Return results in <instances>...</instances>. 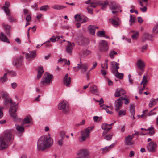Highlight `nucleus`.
Segmentation results:
<instances>
[{"instance_id":"nucleus-1","label":"nucleus","mask_w":158,"mask_h":158,"mask_svg":"<svg viewBox=\"0 0 158 158\" xmlns=\"http://www.w3.org/2000/svg\"><path fill=\"white\" fill-rule=\"evenodd\" d=\"M49 136L43 135L38 139L37 143V149L38 151H43L52 145L53 141Z\"/></svg>"},{"instance_id":"nucleus-2","label":"nucleus","mask_w":158,"mask_h":158,"mask_svg":"<svg viewBox=\"0 0 158 158\" xmlns=\"http://www.w3.org/2000/svg\"><path fill=\"white\" fill-rule=\"evenodd\" d=\"M9 104L11 105L9 109V113L10 116L13 117L15 120L17 116L16 112L17 109V106L16 105H12V101L10 98H8L4 99L3 102L4 105L6 106Z\"/></svg>"},{"instance_id":"nucleus-3","label":"nucleus","mask_w":158,"mask_h":158,"mask_svg":"<svg viewBox=\"0 0 158 158\" xmlns=\"http://www.w3.org/2000/svg\"><path fill=\"white\" fill-rule=\"evenodd\" d=\"M94 128V127H90L81 131V134L82 136L79 138V141L82 142L88 139L89 137V133Z\"/></svg>"},{"instance_id":"nucleus-4","label":"nucleus","mask_w":158,"mask_h":158,"mask_svg":"<svg viewBox=\"0 0 158 158\" xmlns=\"http://www.w3.org/2000/svg\"><path fill=\"white\" fill-rule=\"evenodd\" d=\"M52 74H49L48 73H46L42 78L40 83L42 86H44L46 84L48 85L50 83H52Z\"/></svg>"},{"instance_id":"nucleus-5","label":"nucleus","mask_w":158,"mask_h":158,"mask_svg":"<svg viewBox=\"0 0 158 158\" xmlns=\"http://www.w3.org/2000/svg\"><path fill=\"white\" fill-rule=\"evenodd\" d=\"M58 108L64 113H67L69 111L68 103L66 100H63L60 102L58 105Z\"/></svg>"},{"instance_id":"nucleus-6","label":"nucleus","mask_w":158,"mask_h":158,"mask_svg":"<svg viewBox=\"0 0 158 158\" xmlns=\"http://www.w3.org/2000/svg\"><path fill=\"white\" fill-rule=\"evenodd\" d=\"M88 68V65L86 63H81L80 62V64H77V67H74L73 68V70L75 72H77L80 69H81L82 72H85Z\"/></svg>"},{"instance_id":"nucleus-7","label":"nucleus","mask_w":158,"mask_h":158,"mask_svg":"<svg viewBox=\"0 0 158 158\" xmlns=\"http://www.w3.org/2000/svg\"><path fill=\"white\" fill-rule=\"evenodd\" d=\"M110 8L112 10L113 13H115L119 11L121 12L120 5L115 2H112L110 5Z\"/></svg>"},{"instance_id":"nucleus-8","label":"nucleus","mask_w":158,"mask_h":158,"mask_svg":"<svg viewBox=\"0 0 158 158\" xmlns=\"http://www.w3.org/2000/svg\"><path fill=\"white\" fill-rule=\"evenodd\" d=\"M5 140H6L7 143H10L12 142L14 139L13 135L11 133L8 131H7L4 132V136L2 137Z\"/></svg>"},{"instance_id":"nucleus-9","label":"nucleus","mask_w":158,"mask_h":158,"mask_svg":"<svg viewBox=\"0 0 158 158\" xmlns=\"http://www.w3.org/2000/svg\"><path fill=\"white\" fill-rule=\"evenodd\" d=\"M78 156L75 158H90L89 151L86 150H81L78 153Z\"/></svg>"},{"instance_id":"nucleus-10","label":"nucleus","mask_w":158,"mask_h":158,"mask_svg":"<svg viewBox=\"0 0 158 158\" xmlns=\"http://www.w3.org/2000/svg\"><path fill=\"white\" fill-rule=\"evenodd\" d=\"M100 50L102 52H106L109 49V47L107 43L105 40H102L99 42Z\"/></svg>"},{"instance_id":"nucleus-11","label":"nucleus","mask_w":158,"mask_h":158,"mask_svg":"<svg viewBox=\"0 0 158 158\" xmlns=\"http://www.w3.org/2000/svg\"><path fill=\"white\" fill-rule=\"evenodd\" d=\"M134 138V135H129L126 137L125 139V143L128 146H132L134 143V142L132 141V139Z\"/></svg>"},{"instance_id":"nucleus-12","label":"nucleus","mask_w":158,"mask_h":158,"mask_svg":"<svg viewBox=\"0 0 158 158\" xmlns=\"http://www.w3.org/2000/svg\"><path fill=\"white\" fill-rule=\"evenodd\" d=\"M157 146L156 143L152 142L149 143L147 147V149L150 152H154L156 151Z\"/></svg>"},{"instance_id":"nucleus-13","label":"nucleus","mask_w":158,"mask_h":158,"mask_svg":"<svg viewBox=\"0 0 158 158\" xmlns=\"http://www.w3.org/2000/svg\"><path fill=\"white\" fill-rule=\"evenodd\" d=\"M78 42L80 45L85 46L88 44L89 41L88 39L82 36L79 38Z\"/></svg>"},{"instance_id":"nucleus-14","label":"nucleus","mask_w":158,"mask_h":158,"mask_svg":"<svg viewBox=\"0 0 158 158\" xmlns=\"http://www.w3.org/2000/svg\"><path fill=\"white\" fill-rule=\"evenodd\" d=\"M30 54L28 53H26L25 54L26 58L28 61L35 58L36 56V51H31L30 52Z\"/></svg>"},{"instance_id":"nucleus-15","label":"nucleus","mask_w":158,"mask_h":158,"mask_svg":"<svg viewBox=\"0 0 158 158\" xmlns=\"http://www.w3.org/2000/svg\"><path fill=\"white\" fill-rule=\"evenodd\" d=\"M22 57L20 56L19 57L15 59L13 61L12 64L14 66L19 68L22 65Z\"/></svg>"},{"instance_id":"nucleus-16","label":"nucleus","mask_w":158,"mask_h":158,"mask_svg":"<svg viewBox=\"0 0 158 158\" xmlns=\"http://www.w3.org/2000/svg\"><path fill=\"white\" fill-rule=\"evenodd\" d=\"M71 82V78L69 76L68 74H66L63 78V83L67 87H69Z\"/></svg>"},{"instance_id":"nucleus-17","label":"nucleus","mask_w":158,"mask_h":158,"mask_svg":"<svg viewBox=\"0 0 158 158\" xmlns=\"http://www.w3.org/2000/svg\"><path fill=\"white\" fill-rule=\"evenodd\" d=\"M4 139L2 137H0V150H3L8 147V143H6Z\"/></svg>"},{"instance_id":"nucleus-18","label":"nucleus","mask_w":158,"mask_h":158,"mask_svg":"<svg viewBox=\"0 0 158 158\" xmlns=\"http://www.w3.org/2000/svg\"><path fill=\"white\" fill-rule=\"evenodd\" d=\"M89 91L93 94L95 95H99V92L97 89V87L94 85H93L90 87Z\"/></svg>"},{"instance_id":"nucleus-19","label":"nucleus","mask_w":158,"mask_h":158,"mask_svg":"<svg viewBox=\"0 0 158 158\" xmlns=\"http://www.w3.org/2000/svg\"><path fill=\"white\" fill-rule=\"evenodd\" d=\"M136 64L137 67L139 70L142 71L144 70L143 68L145 66V64L143 61L140 60H138Z\"/></svg>"},{"instance_id":"nucleus-20","label":"nucleus","mask_w":158,"mask_h":158,"mask_svg":"<svg viewBox=\"0 0 158 158\" xmlns=\"http://www.w3.org/2000/svg\"><path fill=\"white\" fill-rule=\"evenodd\" d=\"M119 64L115 61H112L111 62V71L113 73H115V70L119 68Z\"/></svg>"},{"instance_id":"nucleus-21","label":"nucleus","mask_w":158,"mask_h":158,"mask_svg":"<svg viewBox=\"0 0 158 158\" xmlns=\"http://www.w3.org/2000/svg\"><path fill=\"white\" fill-rule=\"evenodd\" d=\"M152 37L151 35L146 33L143 35L142 40L143 42H145L147 40H152Z\"/></svg>"},{"instance_id":"nucleus-22","label":"nucleus","mask_w":158,"mask_h":158,"mask_svg":"<svg viewBox=\"0 0 158 158\" xmlns=\"http://www.w3.org/2000/svg\"><path fill=\"white\" fill-rule=\"evenodd\" d=\"M114 124V123L110 124L106 123L103 124L101 126L102 128L105 130V131L108 132L110 129L112 128L111 126Z\"/></svg>"},{"instance_id":"nucleus-23","label":"nucleus","mask_w":158,"mask_h":158,"mask_svg":"<svg viewBox=\"0 0 158 158\" xmlns=\"http://www.w3.org/2000/svg\"><path fill=\"white\" fill-rule=\"evenodd\" d=\"M122 102L121 101L120 99H118L115 101L114 104V107L115 110L117 111H118L122 106Z\"/></svg>"},{"instance_id":"nucleus-24","label":"nucleus","mask_w":158,"mask_h":158,"mask_svg":"<svg viewBox=\"0 0 158 158\" xmlns=\"http://www.w3.org/2000/svg\"><path fill=\"white\" fill-rule=\"evenodd\" d=\"M126 92L122 89H118L116 90L115 94V96L116 97H119L121 95L125 94Z\"/></svg>"},{"instance_id":"nucleus-25","label":"nucleus","mask_w":158,"mask_h":158,"mask_svg":"<svg viewBox=\"0 0 158 158\" xmlns=\"http://www.w3.org/2000/svg\"><path fill=\"white\" fill-rule=\"evenodd\" d=\"M115 143H113L108 147H106L104 148H101L100 151H102V153H104L112 149L115 145Z\"/></svg>"},{"instance_id":"nucleus-26","label":"nucleus","mask_w":158,"mask_h":158,"mask_svg":"<svg viewBox=\"0 0 158 158\" xmlns=\"http://www.w3.org/2000/svg\"><path fill=\"white\" fill-rule=\"evenodd\" d=\"M68 44L66 47V50L67 53L69 54H71L73 46H74V43H73L72 44L69 42H68Z\"/></svg>"},{"instance_id":"nucleus-27","label":"nucleus","mask_w":158,"mask_h":158,"mask_svg":"<svg viewBox=\"0 0 158 158\" xmlns=\"http://www.w3.org/2000/svg\"><path fill=\"white\" fill-rule=\"evenodd\" d=\"M6 6H4L2 7V9L4 10V12L7 15H9L10 14V11L8 7L10 5L9 2H6L5 3Z\"/></svg>"},{"instance_id":"nucleus-28","label":"nucleus","mask_w":158,"mask_h":158,"mask_svg":"<svg viewBox=\"0 0 158 158\" xmlns=\"http://www.w3.org/2000/svg\"><path fill=\"white\" fill-rule=\"evenodd\" d=\"M112 24L115 27L119 26L120 24V21L118 18L112 19L111 20Z\"/></svg>"},{"instance_id":"nucleus-29","label":"nucleus","mask_w":158,"mask_h":158,"mask_svg":"<svg viewBox=\"0 0 158 158\" xmlns=\"http://www.w3.org/2000/svg\"><path fill=\"white\" fill-rule=\"evenodd\" d=\"M130 111L131 114V117L133 119H135V108L133 104H131L130 106Z\"/></svg>"},{"instance_id":"nucleus-30","label":"nucleus","mask_w":158,"mask_h":158,"mask_svg":"<svg viewBox=\"0 0 158 158\" xmlns=\"http://www.w3.org/2000/svg\"><path fill=\"white\" fill-rule=\"evenodd\" d=\"M0 36V40H1L2 41L7 42L8 43H10V42L9 40L7 37L3 33H1Z\"/></svg>"},{"instance_id":"nucleus-31","label":"nucleus","mask_w":158,"mask_h":158,"mask_svg":"<svg viewBox=\"0 0 158 158\" xmlns=\"http://www.w3.org/2000/svg\"><path fill=\"white\" fill-rule=\"evenodd\" d=\"M108 132L104 131L102 134V136L103 138L106 140H108L111 139L113 135L110 134H108L106 135V134Z\"/></svg>"},{"instance_id":"nucleus-32","label":"nucleus","mask_w":158,"mask_h":158,"mask_svg":"<svg viewBox=\"0 0 158 158\" xmlns=\"http://www.w3.org/2000/svg\"><path fill=\"white\" fill-rule=\"evenodd\" d=\"M31 121V118L30 116L26 117L22 122V125L30 123Z\"/></svg>"},{"instance_id":"nucleus-33","label":"nucleus","mask_w":158,"mask_h":158,"mask_svg":"<svg viewBox=\"0 0 158 158\" xmlns=\"http://www.w3.org/2000/svg\"><path fill=\"white\" fill-rule=\"evenodd\" d=\"M98 27L95 26L90 25L88 27V29L91 34L94 35L95 29L98 28Z\"/></svg>"},{"instance_id":"nucleus-34","label":"nucleus","mask_w":158,"mask_h":158,"mask_svg":"<svg viewBox=\"0 0 158 158\" xmlns=\"http://www.w3.org/2000/svg\"><path fill=\"white\" fill-rule=\"evenodd\" d=\"M16 129L18 132L19 133H23L24 132V127L20 125L17 124H15Z\"/></svg>"},{"instance_id":"nucleus-35","label":"nucleus","mask_w":158,"mask_h":158,"mask_svg":"<svg viewBox=\"0 0 158 158\" xmlns=\"http://www.w3.org/2000/svg\"><path fill=\"white\" fill-rule=\"evenodd\" d=\"M157 102V99H151L150 100V102L148 105L149 107L150 108L152 107L156 104V103Z\"/></svg>"},{"instance_id":"nucleus-36","label":"nucleus","mask_w":158,"mask_h":158,"mask_svg":"<svg viewBox=\"0 0 158 158\" xmlns=\"http://www.w3.org/2000/svg\"><path fill=\"white\" fill-rule=\"evenodd\" d=\"M44 71L43 70V68L42 66H40L38 68V73L37 75V77L38 79L40 78L42 75L43 74Z\"/></svg>"},{"instance_id":"nucleus-37","label":"nucleus","mask_w":158,"mask_h":158,"mask_svg":"<svg viewBox=\"0 0 158 158\" xmlns=\"http://www.w3.org/2000/svg\"><path fill=\"white\" fill-rule=\"evenodd\" d=\"M100 107L102 108V109H105L106 112L110 114H113V112L111 111H110L108 109V108H110V106H108L104 104L101 105Z\"/></svg>"},{"instance_id":"nucleus-38","label":"nucleus","mask_w":158,"mask_h":158,"mask_svg":"<svg viewBox=\"0 0 158 158\" xmlns=\"http://www.w3.org/2000/svg\"><path fill=\"white\" fill-rule=\"evenodd\" d=\"M114 74L116 77L120 79H122L123 78V74L122 73H119L118 69L115 70V73Z\"/></svg>"},{"instance_id":"nucleus-39","label":"nucleus","mask_w":158,"mask_h":158,"mask_svg":"<svg viewBox=\"0 0 158 158\" xmlns=\"http://www.w3.org/2000/svg\"><path fill=\"white\" fill-rule=\"evenodd\" d=\"M52 8L53 9L56 10H60L65 8L66 6H61L59 5H53Z\"/></svg>"},{"instance_id":"nucleus-40","label":"nucleus","mask_w":158,"mask_h":158,"mask_svg":"<svg viewBox=\"0 0 158 158\" xmlns=\"http://www.w3.org/2000/svg\"><path fill=\"white\" fill-rule=\"evenodd\" d=\"M148 82V81L147 80V77L144 75L143 76L142 81L140 83L141 85H143L144 89L145 88V86L147 84Z\"/></svg>"},{"instance_id":"nucleus-41","label":"nucleus","mask_w":158,"mask_h":158,"mask_svg":"<svg viewBox=\"0 0 158 158\" xmlns=\"http://www.w3.org/2000/svg\"><path fill=\"white\" fill-rule=\"evenodd\" d=\"M7 73H5L3 76L0 79V82L2 83H4L7 80Z\"/></svg>"},{"instance_id":"nucleus-42","label":"nucleus","mask_w":158,"mask_h":158,"mask_svg":"<svg viewBox=\"0 0 158 158\" xmlns=\"http://www.w3.org/2000/svg\"><path fill=\"white\" fill-rule=\"evenodd\" d=\"M147 131H149L148 134L150 135H152L154 134L155 131H154V128L152 126L147 129Z\"/></svg>"},{"instance_id":"nucleus-43","label":"nucleus","mask_w":158,"mask_h":158,"mask_svg":"<svg viewBox=\"0 0 158 158\" xmlns=\"http://www.w3.org/2000/svg\"><path fill=\"white\" fill-rule=\"evenodd\" d=\"M50 8V6L48 5H44L42 6L40 9V10L41 11H46L48 10Z\"/></svg>"},{"instance_id":"nucleus-44","label":"nucleus","mask_w":158,"mask_h":158,"mask_svg":"<svg viewBox=\"0 0 158 158\" xmlns=\"http://www.w3.org/2000/svg\"><path fill=\"white\" fill-rule=\"evenodd\" d=\"M108 5V2L105 1L101 4V8L103 10H105Z\"/></svg>"},{"instance_id":"nucleus-45","label":"nucleus","mask_w":158,"mask_h":158,"mask_svg":"<svg viewBox=\"0 0 158 158\" xmlns=\"http://www.w3.org/2000/svg\"><path fill=\"white\" fill-rule=\"evenodd\" d=\"M117 54V53L114 50H111L110 51L109 53V56L111 58L113 59L114 58V56Z\"/></svg>"},{"instance_id":"nucleus-46","label":"nucleus","mask_w":158,"mask_h":158,"mask_svg":"<svg viewBox=\"0 0 158 158\" xmlns=\"http://www.w3.org/2000/svg\"><path fill=\"white\" fill-rule=\"evenodd\" d=\"M1 95L2 98L6 99L8 98V94L6 91H3L1 92Z\"/></svg>"},{"instance_id":"nucleus-47","label":"nucleus","mask_w":158,"mask_h":158,"mask_svg":"<svg viewBox=\"0 0 158 158\" xmlns=\"http://www.w3.org/2000/svg\"><path fill=\"white\" fill-rule=\"evenodd\" d=\"M91 53V52L89 50H86L82 52V56L83 57H85Z\"/></svg>"},{"instance_id":"nucleus-48","label":"nucleus","mask_w":158,"mask_h":158,"mask_svg":"<svg viewBox=\"0 0 158 158\" xmlns=\"http://www.w3.org/2000/svg\"><path fill=\"white\" fill-rule=\"evenodd\" d=\"M59 39H60V37L57 36H53L50 39V41L52 42H54L56 41H58Z\"/></svg>"},{"instance_id":"nucleus-49","label":"nucleus","mask_w":158,"mask_h":158,"mask_svg":"<svg viewBox=\"0 0 158 158\" xmlns=\"http://www.w3.org/2000/svg\"><path fill=\"white\" fill-rule=\"evenodd\" d=\"M108 60H105L104 63L103 64H102L101 65V67L102 68L105 69H108Z\"/></svg>"},{"instance_id":"nucleus-50","label":"nucleus","mask_w":158,"mask_h":158,"mask_svg":"<svg viewBox=\"0 0 158 158\" xmlns=\"http://www.w3.org/2000/svg\"><path fill=\"white\" fill-rule=\"evenodd\" d=\"M62 61L64 62V63L65 64H67L68 65H69L70 64V61L69 60L68 61H67V60L65 59H60L58 60L59 62H61Z\"/></svg>"},{"instance_id":"nucleus-51","label":"nucleus","mask_w":158,"mask_h":158,"mask_svg":"<svg viewBox=\"0 0 158 158\" xmlns=\"http://www.w3.org/2000/svg\"><path fill=\"white\" fill-rule=\"evenodd\" d=\"M135 21V17L132 15H131L130 17L129 22L130 25H131L133 23H134Z\"/></svg>"},{"instance_id":"nucleus-52","label":"nucleus","mask_w":158,"mask_h":158,"mask_svg":"<svg viewBox=\"0 0 158 158\" xmlns=\"http://www.w3.org/2000/svg\"><path fill=\"white\" fill-rule=\"evenodd\" d=\"M74 18L77 21L80 22L82 21V18L79 15H76L74 16Z\"/></svg>"},{"instance_id":"nucleus-53","label":"nucleus","mask_w":158,"mask_h":158,"mask_svg":"<svg viewBox=\"0 0 158 158\" xmlns=\"http://www.w3.org/2000/svg\"><path fill=\"white\" fill-rule=\"evenodd\" d=\"M153 32L156 33H158V23L156 24L153 28Z\"/></svg>"},{"instance_id":"nucleus-54","label":"nucleus","mask_w":158,"mask_h":158,"mask_svg":"<svg viewBox=\"0 0 158 158\" xmlns=\"http://www.w3.org/2000/svg\"><path fill=\"white\" fill-rule=\"evenodd\" d=\"M10 14L9 15H7L8 16V19L9 21L10 22L16 21V19H13L12 16H10Z\"/></svg>"},{"instance_id":"nucleus-55","label":"nucleus","mask_w":158,"mask_h":158,"mask_svg":"<svg viewBox=\"0 0 158 158\" xmlns=\"http://www.w3.org/2000/svg\"><path fill=\"white\" fill-rule=\"evenodd\" d=\"M97 35L99 37H103L104 36V32L102 31H99L97 33Z\"/></svg>"},{"instance_id":"nucleus-56","label":"nucleus","mask_w":158,"mask_h":158,"mask_svg":"<svg viewBox=\"0 0 158 158\" xmlns=\"http://www.w3.org/2000/svg\"><path fill=\"white\" fill-rule=\"evenodd\" d=\"M3 26L4 29L6 31L9 30L11 28V26L8 25L3 24Z\"/></svg>"},{"instance_id":"nucleus-57","label":"nucleus","mask_w":158,"mask_h":158,"mask_svg":"<svg viewBox=\"0 0 158 158\" xmlns=\"http://www.w3.org/2000/svg\"><path fill=\"white\" fill-rule=\"evenodd\" d=\"M93 66H92L90 69L89 70V71H92V70L95 69L96 67L97 66V62L95 61L93 63Z\"/></svg>"},{"instance_id":"nucleus-58","label":"nucleus","mask_w":158,"mask_h":158,"mask_svg":"<svg viewBox=\"0 0 158 158\" xmlns=\"http://www.w3.org/2000/svg\"><path fill=\"white\" fill-rule=\"evenodd\" d=\"M126 114V112L125 110H120L119 112L118 115L119 116H124Z\"/></svg>"},{"instance_id":"nucleus-59","label":"nucleus","mask_w":158,"mask_h":158,"mask_svg":"<svg viewBox=\"0 0 158 158\" xmlns=\"http://www.w3.org/2000/svg\"><path fill=\"white\" fill-rule=\"evenodd\" d=\"M7 73L10 74V75L13 77L15 76L16 75V73L15 72L12 71H8Z\"/></svg>"},{"instance_id":"nucleus-60","label":"nucleus","mask_w":158,"mask_h":158,"mask_svg":"<svg viewBox=\"0 0 158 158\" xmlns=\"http://www.w3.org/2000/svg\"><path fill=\"white\" fill-rule=\"evenodd\" d=\"M101 119V117H99L97 116H95L93 117V120L94 122H99Z\"/></svg>"},{"instance_id":"nucleus-61","label":"nucleus","mask_w":158,"mask_h":158,"mask_svg":"<svg viewBox=\"0 0 158 158\" xmlns=\"http://www.w3.org/2000/svg\"><path fill=\"white\" fill-rule=\"evenodd\" d=\"M139 32H136L135 33H134L132 35L131 37L133 39L135 40L137 38L138 36Z\"/></svg>"},{"instance_id":"nucleus-62","label":"nucleus","mask_w":158,"mask_h":158,"mask_svg":"<svg viewBox=\"0 0 158 158\" xmlns=\"http://www.w3.org/2000/svg\"><path fill=\"white\" fill-rule=\"evenodd\" d=\"M89 19L85 16H84L82 18V23H85L88 22L89 21Z\"/></svg>"},{"instance_id":"nucleus-63","label":"nucleus","mask_w":158,"mask_h":158,"mask_svg":"<svg viewBox=\"0 0 158 158\" xmlns=\"http://www.w3.org/2000/svg\"><path fill=\"white\" fill-rule=\"evenodd\" d=\"M31 14H29V15H27V16L26 17L25 19L27 22H29L31 20Z\"/></svg>"},{"instance_id":"nucleus-64","label":"nucleus","mask_w":158,"mask_h":158,"mask_svg":"<svg viewBox=\"0 0 158 158\" xmlns=\"http://www.w3.org/2000/svg\"><path fill=\"white\" fill-rule=\"evenodd\" d=\"M4 108L0 106V119L2 118L3 116V110Z\"/></svg>"}]
</instances>
